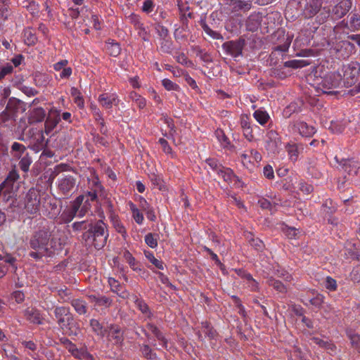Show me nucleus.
Segmentation results:
<instances>
[{
	"instance_id": "nucleus-45",
	"label": "nucleus",
	"mask_w": 360,
	"mask_h": 360,
	"mask_svg": "<svg viewBox=\"0 0 360 360\" xmlns=\"http://www.w3.org/2000/svg\"><path fill=\"white\" fill-rule=\"evenodd\" d=\"M90 207H91V204L89 202H88V198H87L86 200L83 201L80 207L78 209L77 217H83L87 213V212L90 210Z\"/></svg>"
},
{
	"instance_id": "nucleus-57",
	"label": "nucleus",
	"mask_w": 360,
	"mask_h": 360,
	"mask_svg": "<svg viewBox=\"0 0 360 360\" xmlns=\"http://www.w3.org/2000/svg\"><path fill=\"white\" fill-rule=\"evenodd\" d=\"M263 175L268 179H273L274 178V172L272 166L267 165L263 168Z\"/></svg>"
},
{
	"instance_id": "nucleus-21",
	"label": "nucleus",
	"mask_w": 360,
	"mask_h": 360,
	"mask_svg": "<svg viewBox=\"0 0 360 360\" xmlns=\"http://www.w3.org/2000/svg\"><path fill=\"white\" fill-rule=\"evenodd\" d=\"M92 184L94 186V188L92 189L91 191H88L86 194L85 195H81L80 196H84V200H86L88 198V202H90V201H94L97 199V193L98 191H102L103 189V186L101 184L98 179L97 177H95L92 180Z\"/></svg>"
},
{
	"instance_id": "nucleus-36",
	"label": "nucleus",
	"mask_w": 360,
	"mask_h": 360,
	"mask_svg": "<svg viewBox=\"0 0 360 360\" xmlns=\"http://www.w3.org/2000/svg\"><path fill=\"white\" fill-rule=\"evenodd\" d=\"M215 136L223 148H227L229 146V139L226 137V136L225 135L224 132L222 130H216Z\"/></svg>"
},
{
	"instance_id": "nucleus-34",
	"label": "nucleus",
	"mask_w": 360,
	"mask_h": 360,
	"mask_svg": "<svg viewBox=\"0 0 360 360\" xmlns=\"http://www.w3.org/2000/svg\"><path fill=\"white\" fill-rule=\"evenodd\" d=\"M309 63L304 60H291L285 62V67L292 68L294 69L303 68L307 65Z\"/></svg>"
},
{
	"instance_id": "nucleus-31",
	"label": "nucleus",
	"mask_w": 360,
	"mask_h": 360,
	"mask_svg": "<svg viewBox=\"0 0 360 360\" xmlns=\"http://www.w3.org/2000/svg\"><path fill=\"white\" fill-rule=\"evenodd\" d=\"M71 96L74 98V101L79 108H84V102L80 91L75 87L70 89Z\"/></svg>"
},
{
	"instance_id": "nucleus-19",
	"label": "nucleus",
	"mask_w": 360,
	"mask_h": 360,
	"mask_svg": "<svg viewBox=\"0 0 360 360\" xmlns=\"http://www.w3.org/2000/svg\"><path fill=\"white\" fill-rule=\"evenodd\" d=\"M98 101L104 108L110 109L112 105H117L118 98L115 94H102L98 96Z\"/></svg>"
},
{
	"instance_id": "nucleus-52",
	"label": "nucleus",
	"mask_w": 360,
	"mask_h": 360,
	"mask_svg": "<svg viewBox=\"0 0 360 360\" xmlns=\"http://www.w3.org/2000/svg\"><path fill=\"white\" fill-rule=\"evenodd\" d=\"M108 283L110 285L111 290L119 295V292L120 291L121 288L120 283L113 278H109Z\"/></svg>"
},
{
	"instance_id": "nucleus-16",
	"label": "nucleus",
	"mask_w": 360,
	"mask_h": 360,
	"mask_svg": "<svg viewBox=\"0 0 360 360\" xmlns=\"http://www.w3.org/2000/svg\"><path fill=\"white\" fill-rule=\"evenodd\" d=\"M63 343L68 352L75 357L77 359H82L86 356L88 359H91V356L89 354L83 349H78L76 345L68 339H65L63 341Z\"/></svg>"
},
{
	"instance_id": "nucleus-54",
	"label": "nucleus",
	"mask_w": 360,
	"mask_h": 360,
	"mask_svg": "<svg viewBox=\"0 0 360 360\" xmlns=\"http://www.w3.org/2000/svg\"><path fill=\"white\" fill-rule=\"evenodd\" d=\"M155 7V4L152 0H145L143 3L142 11L144 13H151Z\"/></svg>"
},
{
	"instance_id": "nucleus-26",
	"label": "nucleus",
	"mask_w": 360,
	"mask_h": 360,
	"mask_svg": "<svg viewBox=\"0 0 360 360\" xmlns=\"http://www.w3.org/2000/svg\"><path fill=\"white\" fill-rule=\"evenodd\" d=\"M295 127L297 128L300 134L302 136H311L316 131L314 127L308 125L306 122H297L295 124Z\"/></svg>"
},
{
	"instance_id": "nucleus-63",
	"label": "nucleus",
	"mask_w": 360,
	"mask_h": 360,
	"mask_svg": "<svg viewBox=\"0 0 360 360\" xmlns=\"http://www.w3.org/2000/svg\"><path fill=\"white\" fill-rule=\"evenodd\" d=\"M21 91L25 95H27V96H30V97L34 96L35 95H37L38 94V91L35 89L30 87V86H23L21 88Z\"/></svg>"
},
{
	"instance_id": "nucleus-6",
	"label": "nucleus",
	"mask_w": 360,
	"mask_h": 360,
	"mask_svg": "<svg viewBox=\"0 0 360 360\" xmlns=\"http://www.w3.org/2000/svg\"><path fill=\"white\" fill-rule=\"evenodd\" d=\"M342 80V76L338 72H330L326 75L321 80L320 89L325 94H330L329 90L337 88L340 86Z\"/></svg>"
},
{
	"instance_id": "nucleus-59",
	"label": "nucleus",
	"mask_w": 360,
	"mask_h": 360,
	"mask_svg": "<svg viewBox=\"0 0 360 360\" xmlns=\"http://www.w3.org/2000/svg\"><path fill=\"white\" fill-rule=\"evenodd\" d=\"M142 354L147 359H153L155 354L152 352L150 347L148 345H143L141 347Z\"/></svg>"
},
{
	"instance_id": "nucleus-43",
	"label": "nucleus",
	"mask_w": 360,
	"mask_h": 360,
	"mask_svg": "<svg viewBox=\"0 0 360 360\" xmlns=\"http://www.w3.org/2000/svg\"><path fill=\"white\" fill-rule=\"evenodd\" d=\"M90 109L96 120L98 122H101V124L103 126V119L102 117V114L99 108L97 107V105L96 104L91 103L90 105Z\"/></svg>"
},
{
	"instance_id": "nucleus-35",
	"label": "nucleus",
	"mask_w": 360,
	"mask_h": 360,
	"mask_svg": "<svg viewBox=\"0 0 360 360\" xmlns=\"http://www.w3.org/2000/svg\"><path fill=\"white\" fill-rule=\"evenodd\" d=\"M324 297L322 295L317 294L314 297L306 299L305 304H311L316 307H320L323 303Z\"/></svg>"
},
{
	"instance_id": "nucleus-2",
	"label": "nucleus",
	"mask_w": 360,
	"mask_h": 360,
	"mask_svg": "<svg viewBox=\"0 0 360 360\" xmlns=\"http://www.w3.org/2000/svg\"><path fill=\"white\" fill-rule=\"evenodd\" d=\"M108 237L107 226L102 220L96 221L82 236V238L86 245H93L98 250L102 248L105 245Z\"/></svg>"
},
{
	"instance_id": "nucleus-7",
	"label": "nucleus",
	"mask_w": 360,
	"mask_h": 360,
	"mask_svg": "<svg viewBox=\"0 0 360 360\" xmlns=\"http://www.w3.org/2000/svg\"><path fill=\"white\" fill-rule=\"evenodd\" d=\"M39 193L34 188H30L26 195L25 208L31 214H35L39 210Z\"/></svg>"
},
{
	"instance_id": "nucleus-39",
	"label": "nucleus",
	"mask_w": 360,
	"mask_h": 360,
	"mask_svg": "<svg viewBox=\"0 0 360 360\" xmlns=\"http://www.w3.org/2000/svg\"><path fill=\"white\" fill-rule=\"evenodd\" d=\"M145 255L146 257L158 269L161 270L164 269V263L161 260L156 259L152 252H146Z\"/></svg>"
},
{
	"instance_id": "nucleus-24",
	"label": "nucleus",
	"mask_w": 360,
	"mask_h": 360,
	"mask_svg": "<svg viewBox=\"0 0 360 360\" xmlns=\"http://www.w3.org/2000/svg\"><path fill=\"white\" fill-rule=\"evenodd\" d=\"M146 328L150 331L156 338L158 340L161 342L162 347L167 348V340L163 335V333L160 330V329L153 323H148L146 324Z\"/></svg>"
},
{
	"instance_id": "nucleus-55",
	"label": "nucleus",
	"mask_w": 360,
	"mask_h": 360,
	"mask_svg": "<svg viewBox=\"0 0 360 360\" xmlns=\"http://www.w3.org/2000/svg\"><path fill=\"white\" fill-rule=\"evenodd\" d=\"M162 84L168 91L176 90L179 88L176 84L174 83L169 79H162Z\"/></svg>"
},
{
	"instance_id": "nucleus-41",
	"label": "nucleus",
	"mask_w": 360,
	"mask_h": 360,
	"mask_svg": "<svg viewBox=\"0 0 360 360\" xmlns=\"http://www.w3.org/2000/svg\"><path fill=\"white\" fill-rule=\"evenodd\" d=\"M24 38L25 43L29 46L34 44L37 41V37L30 29L25 30Z\"/></svg>"
},
{
	"instance_id": "nucleus-29",
	"label": "nucleus",
	"mask_w": 360,
	"mask_h": 360,
	"mask_svg": "<svg viewBox=\"0 0 360 360\" xmlns=\"http://www.w3.org/2000/svg\"><path fill=\"white\" fill-rule=\"evenodd\" d=\"M348 30L352 32L360 30V15L357 13H352L349 19Z\"/></svg>"
},
{
	"instance_id": "nucleus-62",
	"label": "nucleus",
	"mask_w": 360,
	"mask_h": 360,
	"mask_svg": "<svg viewBox=\"0 0 360 360\" xmlns=\"http://www.w3.org/2000/svg\"><path fill=\"white\" fill-rule=\"evenodd\" d=\"M299 188L300 191L307 194L310 193L313 191V187L311 185L308 184L302 181L299 182Z\"/></svg>"
},
{
	"instance_id": "nucleus-58",
	"label": "nucleus",
	"mask_w": 360,
	"mask_h": 360,
	"mask_svg": "<svg viewBox=\"0 0 360 360\" xmlns=\"http://www.w3.org/2000/svg\"><path fill=\"white\" fill-rule=\"evenodd\" d=\"M159 143L161 145L162 150L167 155H172V150L169 145L168 144V142L163 138H160L158 141Z\"/></svg>"
},
{
	"instance_id": "nucleus-64",
	"label": "nucleus",
	"mask_w": 360,
	"mask_h": 360,
	"mask_svg": "<svg viewBox=\"0 0 360 360\" xmlns=\"http://www.w3.org/2000/svg\"><path fill=\"white\" fill-rule=\"evenodd\" d=\"M12 298L15 300L17 303H21L25 300L24 293L20 290L13 292Z\"/></svg>"
},
{
	"instance_id": "nucleus-30",
	"label": "nucleus",
	"mask_w": 360,
	"mask_h": 360,
	"mask_svg": "<svg viewBox=\"0 0 360 360\" xmlns=\"http://www.w3.org/2000/svg\"><path fill=\"white\" fill-rule=\"evenodd\" d=\"M71 304L79 314H84L86 312V304L84 300L75 299L72 301Z\"/></svg>"
},
{
	"instance_id": "nucleus-18",
	"label": "nucleus",
	"mask_w": 360,
	"mask_h": 360,
	"mask_svg": "<svg viewBox=\"0 0 360 360\" xmlns=\"http://www.w3.org/2000/svg\"><path fill=\"white\" fill-rule=\"evenodd\" d=\"M352 6L350 0H342L333 9V15L335 19H340L345 15Z\"/></svg>"
},
{
	"instance_id": "nucleus-49",
	"label": "nucleus",
	"mask_w": 360,
	"mask_h": 360,
	"mask_svg": "<svg viewBox=\"0 0 360 360\" xmlns=\"http://www.w3.org/2000/svg\"><path fill=\"white\" fill-rule=\"evenodd\" d=\"M145 242L151 248H155L158 246L157 238L152 233L146 235Z\"/></svg>"
},
{
	"instance_id": "nucleus-53",
	"label": "nucleus",
	"mask_w": 360,
	"mask_h": 360,
	"mask_svg": "<svg viewBox=\"0 0 360 360\" xmlns=\"http://www.w3.org/2000/svg\"><path fill=\"white\" fill-rule=\"evenodd\" d=\"M202 28H203L204 32L207 35L210 36L212 38L215 39H222V37L219 33H218L215 31H213L211 28H210L208 27V25L205 24V25H203Z\"/></svg>"
},
{
	"instance_id": "nucleus-60",
	"label": "nucleus",
	"mask_w": 360,
	"mask_h": 360,
	"mask_svg": "<svg viewBox=\"0 0 360 360\" xmlns=\"http://www.w3.org/2000/svg\"><path fill=\"white\" fill-rule=\"evenodd\" d=\"M285 234L289 238H295L298 233H300L299 230L293 228V227H286L284 229Z\"/></svg>"
},
{
	"instance_id": "nucleus-33",
	"label": "nucleus",
	"mask_w": 360,
	"mask_h": 360,
	"mask_svg": "<svg viewBox=\"0 0 360 360\" xmlns=\"http://www.w3.org/2000/svg\"><path fill=\"white\" fill-rule=\"evenodd\" d=\"M129 96L131 101L136 102L139 108H143L146 106V99L136 94L135 91H131Z\"/></svg>"
},
{
	"instance_id": "nucleus-56",
	"label": "nucleus",
	"mask_w": 360,
	"mask_h": 360,
	"mask_svg": "<svg viewBox=\"0 0 360 360\" xmlns=\"http://www.w3.org/2000/svg\"><path fill=\"white\" fill-rule=\"evenodd\" d=\"M13 68L11 64H6L0 68V80L4 78L7 75L13 72Z\"/></svg>"
},
{
	"instance_id": "nucleus-9",
	"label": "nucleus",
	"mask_w": 360,
	"mask_h": 360,
	"mask_svg": "<svg viewBox=\"0 0 360 360\" xmlns=\"http://www.w3.org/2000/svg\"><path fill=\"white\" fill-rule=\"evenodd\" d=\"M265 142V148L269 153H276L278 152L281 145V141L276 131L274 130L268 131L266 136Z\"/></svg>"
},
{
	"instance_id": "nucleus-12",
	"label": "nucleus",
	"mask_w": 360,
	"mask_h": 360,
	"mask_svg": "<svg viewBox=\"0 0 360 360\" xmlns=\"http://www.w3.org/2000/svg\"><path fill=\"white\" fill-rule=\"evenodd\" d=\"M60 120V113L57 109H51L49 116L47 117L44 123V132L48 135L58 125Z\"/></svg>"
},
{
	"instance_id": "nucleus-48",
	"label": "nucleus",
	"mask_w": 360,
	"mask_h": 360,
	"mask_svg": "<svg viewBox=\"0 0 360 360\" xmlns=\"http://www.w3.org/2000/svg\"><path fill=\"white\" fill-rule=\"evenodd\" d=\"M31 163L32 160L30 158L28 155H25L21 158L19 162V166L23 172H26L29 170V167Z\"/></svg>"
},
{
	"instance_id": "nucleus-38",
	"label": "nucleus",
	"mask_w": 360,
	"mask_h": 360,
	"mask_svg": "<svg viewBox=\"0 0 360 360\" xmlns=\"http://www.w3.org/2000/svg\"><path fill=\"white\" fill-rule=\"evenodd\" d=\"M268 284L279 292H286V287L280 281L270 278L268 280Z\"/></svg>"
},
{
	"instance_id": "nucleus-22",
	"label": "nucleus",
	"mask_w": 360,
	"mask_h": 360,
	"mask_svg": "<svg viewBox=\"0 0 360 360\" xmlns=\"http://www.w3.org/2000/svg\"><path fill=\"white\" fill-rule=\"evenodd\" d=\"M303 150V146L301 144L288 143L286 146V150L288 152L289 159L292 162L297 160L299 155L302 153Z\"/></svg>"
},
{
	"instance_id": "nucleus-27",
	"label": "nucleus",
	"mask_w": 360,
	"mask_h": 360,
	"mask_svg": "<svg viewBox=\"0 0 360 360\" xmlns=\"http://www.w3.org/2000/svg\"><path fill=\"white\" fill-rule=\"evenodd\" d=\"M90 302L94 303V306L108 307L112 304V300L105 296H96L91 295L89 296Z\"/></svg>"
},
{
	"instance_id": "nucleus-51",
	"label": "nucleus",
	"mask_w": 360,
	"mask_h": 360,
	"mask_svg": "<svg viewBox=\"0 0 360 360\" xmlns=\"http://www.w3.org/2000/svg\"><path fill=\"white\" fill-rule=\"evenodd\" d=\"M324 285L326 288L330 291H334L337 288L336 281L330 276L326 277L324 282Z\"/></svg>"
},
{
	"instance_id": "nucleus-13",
	"label": "nucleus",
	"mask_w": 360,
	"mask_h": 360,
	"mask_svg": "<svg viewBox=\"0 0 360 360\" xmlns=\"http://www.w3.org/2000/svg\"><path fill=\"white\" fill-rule=\"evenodd\" d=\"M76 186V179L72 176H65L58 179V188L65 195L73 191Z\"/></svg>"
},
{
	"instance_id": "nucleus-40",
	"label": "nucleus",
	"mask_w": 360,
	"mask_h": 360,
	"mask_svg": "<svg viewBox=\"0 0 360 360\" xmlns=\"http://www.w3.org/2000/svg\"><path fill=\"white\" fill-rule=\"evenodd\" d=\"M311 344H316L321 347H325L327 349L333 350V347H334V345L332 343L328 342V341L321 340L317 337L312 338L311 339Z\"/></svg>"
},
{
	"instance_id": "nucleus-37",
	"label": "nucleus",
	"mask_w": 360,
	"mask_h": 360,
	"mask_svg": "<svg viewBox=\"0 0 360 360\" xmlns=\"http://www.w3.org/2000/svg\"><path fill=\"white\" fill-rule=\"evenodd\" d=\"M217 174L227 182L231 181L232 179L236 177L233 172L229 168H221L217 172Z\"/></svg>"
},
{
	"instance_id": "nucleus-10",
	"label": "nucleus",
	"mask_w": 360,
	"mask_h": 360,
	"mask_svg": "<svg viewBox=\"0 0 360 360\" xmlns=\"http://www.w3.org/2000/svg\"><path fill=\"white\" fill-rule=\"evenodd\" d=\"M226 9L232 13H237L238 12H247L252 8L251 1L244 0H226Z\"/></svg>"
},
{
	"instance_id": "nucleus-42",
	"label": "nucleus",
	"mask_w": 360,
	"mask_h": 360,
	"mask_svg": "<svg viewBox=\"0 0 360 360\" xmlns=\"http://www.w3.org/2000/svg\"><path fill=\"white\" fill-rule=\"evenodd\" d=\"M300 111V106L297 103H291L283 110V114L286 117L290 116L292 113Z\"/></svg>"
},
{
	"instance_id": "nucleus-1",
	"label": "nucleus",
	"mask_w": 360,
	"mask_h": 360,
	"mask_svg": "<svg viewBox=\"0 0 360 360\" xmlns=\"http://www.w3.org/2000/svg\"><path fill=\"white\" fill-rule=\"evenodd\" d=\"M50 237L51 234L47 230L42 229L36 232L30 242V247L36 252H31L30 255L37 259L43 256L51 255L53 253L52 249L56 248L53 245V240L50 241Z\"/></svg>"
},
{
	"instance_id": "nucleus-32",
	"label": "nucleus",
	"mask_w": 360,
	"mask_h": 360,
	"mask_svg": "<svg viewBox=\"0 0 360 360\" xmlns=\"http://www.w3.org/2000/svg\"><path fill=\"white\" fill-rule=\"evenodd\" d=\"M129 205L130 210L132 212V217H133L134 219L135 220V221L138 224H142V223L143 221V219H144L143 214L141 213L139 210L136 207V206L133 202H129Z\"/></svg>"
},
{
	"instance_id": "nucleus-8",
	"label": "nucleus",
	"mask_w": 360,
	"mask_h": 360,
	"mask_svg": "<svg viewBox=\"0 0 360 360\" xmlns=\"http://www.w3.org/2000/svg\"><path fill=\"white\" fill-rule=\"evenodd\" d=\"M84 200V196H78L72 203L71 206L65 209L60 215L61 220L65 223L70 222L75 217L77 216L78 209Z\"/></svg>"
},
{
	"instance_id": "nucleus-14",
	"label": "nucleus",
	"mask_w": 360,
	"mask_h": 360,
	"mask_svg": "<svg viewBox=\"0 0 360 360\" xmlns=\"http://www.w3.org/2000/svg\"><path fill=\"white\" fill-rule=\"evenodd\" d=\"M108 341H113L114 344L121 345L124 340L123 333L117 325L108 326V332L105 335Z\"/></svg>"
},
{
	"instance_id": "nucleus-5",
	"label": "nucleus",
	"mask_w": 360,
	"mask_h": 360,
	"mask_svg": "<svg viewBox=\"0 0 360 360\" xmlns=\"http://www.w3.org/2000/svg\"><path fill=\"white\" fill-rule=\"evenodd\" d=\"M240 162L248 169H252L256 164L260 162L262 155L255 149H247L240 155Z\"/></svg>"
},
{
	"instance_id": "nucleus-3",
	"label": "nucleus",
	"mask_w": 360,
	"mask_h": 360,
	"mask_svg": "<svg viewBox=\"0 0 360 360\" xmlns=\"http://www.w3.org/2000/svg\"><path fill=\"white\" fill-rule=\"evenodd\" d=\"M53 314L59 327L63 333L69 336H76L79 332V328L74 320L70 309L63 306H58L54 308Z\"/></svg>"
},
{
	"instance_id": "nucleus-44",
	"label": "nucleus",
	"mask_w": 360,
	"mask_h": 360,
	"mask_svg": "<svg viewBox=\"0 0 360 360\" xmlns=\"http://www.w3.org/2000/svg\"><path fill=\"white\" fill-rule=\"evenodd\" d=\"M136 306L139 309V310L144 314L146 315L148 318H150L151 316V313L148 309V305L142 300H136Z\"/></svg>"
},
{
	"instance_id": "nucleus-11",
	"label": "nucleus",
	"mask_w": 360,
	"mask_h": 360,
	"mask_svg": "<svg viewBox=\"0 0 360 360\" xmlns=\"http://www.w3.org/2000/svg\"><path fill=\"white\" fill-rule=\"evenodd\" d=\"M244 42L241 41H229L222 44V49L226 54L233 58L242 55Z\"/></svg>"
},
{
	"instance_id": "nucleus-28",
	"label": "nucleus",
	"mask_w": 360,
	"mask_h": 360,
	"mask_svg": "<svg viewBox=\"0 0 360 360\" xmlns=\"http://www.w3.org/2000/svg\"><path fill=\"white\" fill-rule=\"evenodd\" d=\"M253 117L261 125L266 124L270 119V116L268 112L261 108L254 112Z\"/></svg>"
},
{
	"instance_id": "nucleus-15",
	"label": "nucleus",
	"mask_w": 360,
	"mask_h": 360,
	"mask_svg": "<svg viewBox=\"0 0 360 360\" xmlns=\"http://www.w3.org/2000/svg\"><path fill=\"white\" fill-rule=\"evenodd\" d=\"M334 159L337 163H338L340 166H342V169L348 174L355 175L358 173V170L359 169V165L356 161H354L353 160H344V159H342L341 161H340L338 156H335Z\"/></svg>"
},
{
	"instance_id": "nucleus-17",
	"label": "nucleus",
	"mask_w": 360,
	"mask_h": 360,
	"mask_svg": "<svg viewBox=\"0 0 360 360\" xmlns=\"http://www.w3.org/2000/svg\"><path fill=\"white\" fill-rule=\"evenodd\" d=\"M24 316L31 323L40 325L43 323V317L40 311L34 307L27 308L24 311Z\"/></svg>"
},
{
	"instance_id": "nucleus-20",
	"label": "nucleus",
	"mask_w": 360,
	"mask_h": 360,
	"mask_svg": "<svg viewBox=\"0 0 360 360\" xmlns=\"http://www.w3.org/2000/svg\"><path fill=\"white\" fill-rule=\"evenodd\" d=\"M321 6V0H310L304 10L305 17L309 18L315 15L319 11Z\"/></svg>"
},
{
	"instance_id": "nucleus-25",
	"label": "nucleus",
	"mask_w": 360,
	"mask_h": 360,
	"mask_svg": "<svg viewBox=\"0 0 360 360\" xmlns=\"http://www.w3.org/2000/svg\"><path fill=\"white\" fill-rule=\"evenodd\" d=\"M90 326L92 330L98 336L105 338L108 332V326H104L96 319L90 321Z\"/></svg>"
},
{
	"instance_id": "nucleus-23",
	"label": "nucleus",
	"mask_w": 360,
	"mask_h": 360,
	"mask_svg": "<svg viewBox=\"0 0 360 360\" xmlns=\"http://www.w3.org/2000/svg\"><path fill=\"white\" fill-rule=\"evenodd\" d=\"M46 112L42 108H34L30 112L28 117V122L30 124L41 122L44 120Z\"/></svg>"
},
{
	"instance_id": "nucleus-47",
	"label": "nucleus",
	"mask_w": 360,
	"mask_h": 360,
	"mask_svg": "<svg viewBox=\"0 0 360 360\" xmlns=\"http://www.w3.org/2000/svg\"><path fill=\"white\" fill-rule=\"evenodd\" d=\"M124 257L134 271L141 270L136 266V259L129 252L126 251L124 254Z\"/></svg>"
},
{
	"instance_id": "nucleus-4",
	"label": "nucleus",
	"mask_w": 360,
	"mask_h": 360,
	"mask_svg": "<svg viewBox=\"0 0 360 360\" xmlns=\"http://www.w3.org/2000/svg\"><path fill=\"white\" fill-rule=\"evenodd\" d=\"M19 174L15 170L9 172L6 179L0 184V188L2 193V200L8 202L13 198L15 194L17 186H15V181L18 179Z\"/></svg>"
},
{
	"instance_id": "nucleus-50",
	"label": "nucleus",
	"mask_w": 360,
	"mask_h": 360,
	"mask_svg": "<svg viewBox=\"0 0 360 360\" xmlns=\"http://www.w3.org/2000/svg\"><path fill=\"white\" fill-rule=\"evenodd\" d=\"M349 337L353 347L360 353V336L356 334H350Z\"/></svg>"
},
{
	"instance_id": "nucleus-61",
	"label": "nucleus",
	"mask_w": 360,
	"mask_h": 360,
	"mask_svg": "<svg viewBox=\"0 0 360 360\" xmlns=\"http://www.w3.org/2000/svg\"><path fill=\"white\" fill-rule=\"evenodd\" d=\"M10 15L8 6L4 4L0 6V20H6Z\"/></svg>"
},
{
	"instance_id": "nucleus-46",
	"label": "nucleus",
	"mask_w": 360,
	"mask_h": 360,
	"mask_svg": "<svg viewBox=\"0 0 360 360\" xmlns=\"http://www.w3.org/2000/svg\"><path fill=\"white\" fill-rule=\"evenodd\" d=\"M12 150L15 153L14 156L20 158L22 154L25 152V147L21 143L15 142L12 145Z\"/></svg>"
}]
</instances>
